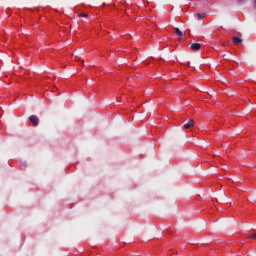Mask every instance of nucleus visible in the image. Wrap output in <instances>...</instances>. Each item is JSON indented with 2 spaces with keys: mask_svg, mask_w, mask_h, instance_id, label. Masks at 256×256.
Segmentation results:
<instances>
[{
  "mask_svg": "<svg viewBox=\"0 0 256 256\" xmlns=\"http://www.w3.org/2000/svg\"><path fill=\"white\" fill-rule=\"evenodd\" d=\"M190 50H192V51H199V50H201V44L200 43H192L190 45Z\"/></svg>",
  "mask_w": 256,
  "mask_h": 256,
  "instance_id": "20e7f679",
  "label": "nucleus"
},
{
  "mask_svg": "<svg viewBox=\"0 0 256 256\" xmlns=\"http://www.w3.org/2000/svg\"><path fill=\"white\" fill-rule=\"evenodd\" d=\"M243 0H238V3H241Z\"/></svg>",
  "mask_w": 256,
  "mask_h": 256,
  "instance_id": "f8f14e48",
  "label": "nucleus"
},
{
  "mask_svg": "<svg viewBox=\"0 0 256 256\" xmlns=\"http://www.w3.org/2000/svg\"><path fill=\"white\" fill-rule=\"evenodd\" d=\"M78 61H80V62H82V63L84 62V61H83V60H81V59H78Z\"/></svg>",
  "mask_w": 256,
  "mask_h": 256,
  "instance_id": "9b49d317",
  "label": "nucleus"
},
{
  "mask_svg": "<svg viewBox=\"0 0 256 256\" xmlns=\"http://www.w3.org/2000/svg\"><path fill=\"white\" fill-rule=\"evenodd\" d=\"M79 17H88V14L87 13H81V14H79Z\"/></svg>",
  "mask_w": 256,
  "mask_h": 256,
  "instance_id": "1a4fd4ad",
  "label": "nucleus"
},
{
  "mask_svg": "<svg viewBox=\"0 0 256 256\" xmlns=\"http://www.w3.org/2000/svg\"><path fill=\"white\" fill-rule=\"evenodd\" d=\"M196 15H198V20L204 19L206 17L205 13H198Z\"/></svg>",
  "mask_w": 256,
  "mask_h": 256,
  "instance_id": "6e6552de",
  "label": "nucleus"
},
{
  "mask_svg": "<svg viewBox=\"0 0 256 256\" xmlns=\"http://www.w3.org/2000/svg\"><path fill=\"white\" fill-rule=\"evenodd\" d=\"M247 237L252 240H256V231L254 233L248 234Z\"/></svg>",
  "mask_w": 256,
  "mask_h": 256,
  "instance_id": "0eeeda50",
  "label": "nucleus"
},
{
  "mask_svg": "<svg viewBox=\"0 0 256 256\" xmlns=\"http://www.w3.org/2000/svg\"><path fill=\"white\" fill-rule=\"evenodd\" d=\"M195 125V121L193 119L188 120V122H186V124L184 125V129L189 130L191 128H193Z\"/></svg>",
  "mask_w": 256,
  "mask_h": 256,
  "instance_id": "7ed1b4c3",
  "label": "nucleus"
},
{
  "mask_svg": "<svg viewBox=\"0 0 256 256\" xmlns=\"http://www.w3.org/2000/svg\"><path fill=\"white\" fill-rule=\"evenodd\" d=\"M242 39L237 37V36H234V38H232V42H234V45L238 46L242 43Z\"/></svg>",
  "mask_w": 256,
  "mask_h": 256,
  "instance_id": "39448f33",
  "label": "nucleus"
},
{
  "mask_svg": "<svg viewBox=\"0 0 256 256\" xmlns=\"http://www.w3.org/2000/svg\"><path fill=\"white\" fill-rule=\"evenodd\" d=\"M30 121L33 124L34 127H37L39 125V119L36 115L30 116Z\"/></svg>",
  "mask_w": 256,
  "mask_h": 256,
  "instance_id": "f03ea898",
  "label": "nucleus"
},
{
  "mask_svg": "<svg viewBox=\"0 0 256 256\" xmlns=\"http://www.w3.org/2000/svg\"><path fill=\"white\" fill-rule=\"evenodd\" d=\"M174 33H176L178 37H184L185 35L179 28H174Z\"/></svg>",
  "mask_w": 256,
  "mask_h": 256,
  "instance_id": "423d86ee",
  "label": "nucleus"
},
{
  "mask_svg": "<svg viewBox=\"0 0 256 256\" xmlns=\"http://www.w3.org/2000/svg\"><path fill=\"white\" fill-rule=\"evenodd\" d=\"M216 201L220 204H226L227 203V196L224 192L218 194V198H216Z\"/></svg>",
  "mask_w": 256,
  "mask_h": 256,
  "instance_id": "f257e3e1",
  "label": "nucleus"
},
{
  "mask_svg": "<svg viewBox=\"0 0 256 256\" xmlns=\"http://www.w3.org/2000/svg\"><path fill=\"white\" fill-rule=\"evenodd\" d=\"M253 9L256 11V0H254Z\"/></svg>",
  "mask_w": 256,
  "mask_h": 256,
  "instance_id": "9d476101",
  "label": "nucleus"
}]
</instances>
